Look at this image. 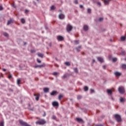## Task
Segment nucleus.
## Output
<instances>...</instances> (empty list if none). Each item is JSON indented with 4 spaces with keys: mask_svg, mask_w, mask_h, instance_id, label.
<instances>
[{
    "mask_svg": "<svg viewBox=\"0 0 126 126\" xmlns=\"http://www.w3.org/2000/svg\"><path fill=\"white\" fill-rule=\"evenodd\" d=\"M3 9V7H2L1 6H0V10H2Z\"/></svg>",
    "mask_w": 126,
    "mask_h": 126,
    "instance_id": "obj_45",
    "label": "nucleus"
},
{
    "mask_svg": "<svg viewBox=\"0 0 126 126\" xmlns=\"http://www.w3.org/2000/svg\"><path fill=\"white\" fill-rule=\"evenodd\" d=\"M54 9H56V7L54 5L51 6V10H54Z\"/></svg>",
    "mask_w": 126,
    "mask_h": 126,
    "instance_id": "obj_25",
    "label": "nucleus"
},
{
    "mask_svg": "<svg viewBox=\"0 0 126 126\" xmlns=\"http://www.w3.org/2000/svg\"><path fill=\"white\" fill-rule=\"evenodd\" d=\"M13 6H14V4H13Z\"/></svg>",
    "mask_w": 126,
    "mask_h": 126,
    "instance_id": "obj_58",
    "label": "nucleus"
},
{
    "mask_svg": "<svg viewBox=\"0 0 126 126\" xmlns=\"http://www.w3.org/2000/svg\"><path fill=\"white\" fill-rule=\"evenodd\" d=\"M49 89L48 88H44L43 89V91L45 92V93H48V92H49Z\"/></svg>",
    "mask_w": 126,
    "mask_h": 126,
    "instance_id": "obj_14",
    "label": "nucleus"
},
{
    "mask_svg": "<svg viewBox=\"0 0 126 126\" xmlns=\"http://www.w3.org/2000/svg\"><path fill=\"white\" fill-rule=\"evenodd\" d=\"M74 43H75V44L76 45H77V44H79V42H78V40H75V41H74Z\"/></svg>",
    "mask_w": 126,
    "mask_h": 126,
    "instance_id": "obj_40",
    "label": "nucleus"
},
{
    "mask_svg": "<svg viewBox=\"0 0 126 126\" xmlns=\"http://www.w3.org/2000/svg\"><path fill=\"white\" fill-rule=\"evenodd\" d=\"M112 100H114V98H112Z\"/></svg>",
    "mask_w": 126,
    "mask_h": 126,
    "instance_id": "obj_61",
    "label": "nucleus"
},
{
    "mask_svg": "<svg viewBox=\"0 0 126 126\" xmlns=\"http://www.w3.org/2000/svg\"><path fill=\"white\" fill-rule=\"evenodd\" d=\"M12 77V76L11 75H9V76H8V78H9V79H10V78H11Z\"/></svg>",
    "mask_w": 126,
    "mask_h": 126,
    "instance_id": "obj_42",
    "label": "nucleus"
},
{
    "mask_svg": "<svg viewBox=\"0 0 126 126\" xmlns=\"http://www.w3.org/2000/svg\"><path fill=\"white\" fill-rule=\"evenodd\" d=\"M21 22H22V23H23V24H24V23H25V20L23 18L21 19Z\"/></svg>",
    "mask_w": 126,
    "mask_h": 126,
    "instance_id": "obj_27",
    "label": "nucleus"
},
{
    "mask_svg": "<svg viewBox=\"0 0 126 126\" xmlns=\"http://www.w3.org/2000/svg\"><path fill=\"white\" fill-rule=\"evenodd\" d=\"M3 124L4 123L3 121H1V122H0V126H4Z\"/></svg>",
    "mask_w": 126,
    "mask_h": 126,
    "instance_id": "obj_36",
    "label": "nucleus"
},
{
    "mask_svg": "<svg viewBox=\"0 0 126 126\" xmlns=\"http://www.w3.org/2000/svg\"><path fill=\"white\" fill-rule=\"evenodd\" d=\"M35 68H37V67H39V65L34 66Z\"/></svg>",
    "mask_w": 126,
    "mask_h": 126,
    "instance_id": "obj_51",
    "label": "nucleus"
},
{
    "mask_svg": "<svg viewBox=\"0 0 126 126\" xmlns=\"http://www.w3.org/2000/svg\"><path fill=\"white\" fill-rule=\"evenodd\" d=\"M74 3H75V4H78V1H77V0H74Z\"/></svg>",
    "mask_w": 126,
    "mask_h": 126,
    "instance_id": "obj_39",
    "label": "nucleus"
},
{
    "mask_svg": "<svg viewBox=\"0 0 126 126\" xmlns=\"http://www.w3.org/2000/svg\"><path fill=\"white\" fill-rule=\"evenodd\" d=\"M55 94H57V92L56 91H53L50 94L51 95V96H54V95H55Z\"/></svg>",
    "mask_w": 126,
    "mask_h": 126,
    "instance_id": "obj_22",
    "label": "nucleus"
},
{
    "mask_svg": "<svg viewBox=\"0 0 126 126\" xmlns=\"http://www.w3.org/2000/svg\"><path fill=\"white\" fill-rule=\"evenodd\" d=\"M66 75H63V76H62V78H63V79H64V78H66Z\"/></svg>",
    "mask_w": 126,
    "mask_h": 126,
    "instance_id": "obj_38",
    "label": "nucleus"
},
{
    "mask_svg": "<svg viewBox=\"0 0 126 126\" xmlns=\"http://www.w3.org/2000/svg\"><path fill=\"white\" fill-rule=\"evenodd\" d=\"M60 12H62V10H60Z\"/></svg>",
    "mask_w": 126,
    "mask_h": 126,
    "instance_id": "obj_59",
    "label": "nucleus"
},
{
    "mask_svg": "<svg viewBox=\"0 0 126 126\" xmlns=\"http://www.w3.org/2000/svg\"><path fill=\"white\" fill-rule=\"evenodd\" d=\"M113 91H115V89H113L112 90H107V92L108 94H109V95H112V93Z\"/></svg>",
    "mask_w": 126,
    "mask_h": 126,
    "instance_id": "obj_9",
    "label": "nucleus"
},
{
    "mask_svg": "<svg viewBox=\"0 0 126 126\" xmlns=\"http://www.w3.org/2000/svg\"><path fill=\"white\" fill-rule=\"evenodd\" d=\"M112 62H113V63L117 62V58L112 59Z\"/></svg>",
    "mask_w": 126,
    "mask_h": 126,
    "instance_id": "obj_34",
    "label": "nucleus"
},
{
    "mask_svg": "<svg viewBox=\"0 0 126 126\" xmlns=\"http://www.w3.org/2000/svg\"><path fill=\"white\" fill-rule=\"evenodd\" d=\"M57 39L59 42H62V41H63V40H64V38L61 35L57 36Z\"/></svg>",
    "mask_w": 126,
    "mask_h": 126,
    "instance_id": "obj_6",
    "label": "nucleus"
},
{
    "mask_svg": "<svg viewBox=\"0 0 126 126\" xmlns=\"http://www.w3.org/2000/svg\"><path fill=\"white\" fill-rule=\"evenodd\" d=\"M17 84L19 86L21 84V80L20 79H18L17 80Z\"/></svg>",
    "mask_w": 126,
    "mask_h": 126,
    "instance_id": "obj_13",
    "label": "nucleus"
},
{
    "mask_svg": "<svg viewBox=\"0 0 126 126\" xmlns=\"http://www.w3.org/2000/svg\"><path fill=\"white\" fill-rule=\"evenodd\" d=\"M3 71H6V69L3 68L2 69Z\"/></svg>",
    "mask_w": 126,
    "mask_h": 126,
    "instance_id": "obj_54",
    "label": "nucleus"
},
{
    "mask_svg": "<svg viewBox=\"0 0 126 126\" xmlns=\"http://www.w3.org/2000/svg\"><path fill=\"white\" fill-rule=\"evenodd\" d=\"M102 67H103V69H106V66L105 65H103L102 66Z\"/></svg>",
    "mask_w": 126,
    "mask_h": 126,
    "instance_id": "obj_50",
    "label": "nucleus"
},
{
    "mask_svg": "<svg viewBox=\"0 0 126 126\" xmlns=\"http://www.w3.org/2000/svg\"><path fill=\"white\" fill-rule=\"evenodd\" d=\"M114 74L115 76H116L117 77H118V76H121V75H122V73L119 72H115L114 73Z\"/></svg>",
    "mask_w": 126,
    "mask_h": 126,
    "instance_id": "obj_10",
    "label": "nucleus"
},
{
    "mask_svg": "<svg viewBox=\"0 0 126 126\" xmlns=\"http://www.w3.org/2000/svg\"><path fill=\"white\" fill-rule=\"evenodd\" d=\"M125 101H126V99L125 98H123V97L120 98V102H121V103H123Z\"/></svg>",
    "mask_w": 126,
    "mask_h": 126,
    "instance_id": "obj_21",
    "label": "nucleus"
},
{
    "mask_svg": "<svg viewBox=\"0 0 126 126\" xmlns=\"http://www.w3.org/2000/svg\"><path fill=\"white\" fill-rule=\"evenodd\" d=\"M72 26L70 25V24H67L66 26V31L68 33H70L71 32V30H72Z\"/></svg>",
    "mask_w": 126,
    "mask_h": 126,
    "instance_id": "obj_3",
    "label": "nucleus"
},
{
    "mask_svg": "<svg viewBox=\"0 0 126 126\" xmlns=\"http://www.w3.org/2000/svg\"><path fill=\"white\" fill-rule=\"evenodd\" d=\"M102 20H103V18H100L99 19V21H102Z\"/></svg>",
    "mask_w": 126,
    "mask_h": 126,
    "instance_id": "obj_48",
    "label": "nucleus"
},
{
    "mask_svg": "<svg viewBox=\"0 0 126 126\" xmlns=\"http://www.w3.org/2000/svg\"><path fill=\"white\" fill-rule=\"evenodd\" d=\"M121 67L123 69H126V64H122Z\"/></svg>",
    "mask_w": 126,
    "mask_h": 126,
    "instance_id": "obj_17",
    "label": "nucleus"
},
{
    "mask_svg": "<svg viewBox=\"0 0 126 126\" xmlns=\"http://www.w3.org/2000/svg\"><path fill=\"white\" fill-rule=\"evenodd\" d=\"M59 18L60 19H64V15L63 14H60L59 15Z\"/></svg>",
    "mask_w": 126,
    "mask_h": 126,
    "instance_id": "obj_8",
    "label": "nucleus"
},
{
    "mask_svg": "<svg viewBox=\"0 0 126 126\" xmlns=\"http://www.w3.org/2000/svg\"><path fill=\"white\" fill-rule=\"evenodd\" d=\"M90 91H91L92 93H94V90H93V89H91Z\"/></svg>",
    "mask_w": 126,
    "mask_h": 126,
    "instance_id": "obj_49",
    "label": "nucleus"
},
{
    "mask_svg": "<svg viewBox=\"0 0 126 126\" xmlns=\"http://www.w3.org/2000/svg\"><path fill=\"white\" fill-rule=\"evenodd\" d=\"M36 119H40V118H36Z\"/></svg>",
    "mask_w": 126,
    "mask_h": 126,
    "instance_id": "obj_60",
    "label": "nucleus"
},
{
    "mask_svg": "<svg viewBox=\"0 0 126 126\" xmlns=\"http://www.w3.org/2000/svg\"><path fill=\"white\" fill-rule=\"evenodd\" d=\"M63 95L62 94H60L58 96L59 100H62V98H63Z\"/></svg>",
    "mask_w": 126,
    "mask_h": 126,
    "instance_id": "obj_19",
    "label": "nucleus"
},
{
    "mask_svg": "<svg viewBox=\"0 0 126 126\" xmlns=\"http://www.w3.org/2000/svg\"><path fill=\"white\" fill-rule=\"evenodd\" d=\"M121 55H122V56H124V55H126V51H122L121 52Z\"/></svg>",
    "mask_w": 126,
    "mask_h": 126,
    "instance_id": "obj_35",
    "label": "nucleus"
},
{
    "mask_svg": "<svg viewBox=\"0 0 126 126\" xmlns=\"http://www.w3.org/2000/svg\"><path fill=\"white\" fill-rule=\"evenodd\" d=\"M46 122L44 119H40L39 121L35 122L36 125H39L40 126H43L46 124Z\"/></svg>",
    "mask_w": 126,
    "mask_h": 126,
    "instance_id": "obj_2",
    "label": "nucleus"
},
{
    "mask_svg": "<svg viewBox=\"0 0 126 126\" xmlns=\"http://www.w3.org/2000/svg\"><path fill=\"white\" fill-rule=\"evenodd\" d=\"M34 96H35V100H36V101H38V100H39V98L40 97V94H34Z\"/></svg>",
    "mask_w": 126,
    "mask_h": 126,
    "instance_id": "obj_12",
    "label": "nucleus"
},
{
    "mask_svg": "<svg viewBox=\"0 0 126 126\" xmlns=\"http://www.w3.org/2000/svg\"><path fill=\"white\" fill-rule=\"evenodd\" d=\"M11 23H13V21L12 19H10L7 22V25H9V24H11Z\"/></svg>",
    "mask_w": 126,
    "mask_h": 126,
    "instance_id": "obj_16",
    "label": "nucleus"
},
{
    "mask_svg": "<svg viewBox=\"0 0 126 126\" xmlns=\"http://www.w3.org/2000/svg\"><path fill=\"white\" fill-rule=\"evenodd\" d=\"M65 64L68 66H69V65H70V63H69V62H65Z\"/></svg>",
    "mask_w": 126,
    "mask_h": 126,
    "instance_id": "obj_30",
    "label": "nucleus"
},
{
    "mask_svg": "<svg viewBox=\"0 0 126 126\" xmlns=\"http://www.w3.org/2000/svg\"><path fill=\"white\" fill-rule=\"evenodd\" d=\"M84 30H85V31H87V30H88V26L85 25L84 26Z\"/></svg>",
    "mask_w": 126,
    "mask_h": 126,
    "instance_id": "obj_23",
    "label": "nucleus"
},
{
    "mask_svg": "<svg viewBox=\"0 0 126 126\" xmlns=\"http://www.w3.org/2000/svg\"><path fill=\"white\" fill-rule=\"evenodd\" d=\"M97 4H98V5H99V6H101V3H100V2H97Z\"/></svg>",
    "mask_w": 126,
    "mask_h": 126,
    "instance_id": "obj_47",
    "label": "nucleus"
},
{
    "mask_svg": "<svg viewBox=\"0 0 126 126\" xmlns=\"http://www.w3.org/2000/svg\"><path fill=\"white\" fill-rule=\"evenodd\" d=\"M37 56H38L39 58H43L44 57V55L40 53H37Z\"/></svg>",
    "mask_w": 126,
    "mask_h": 126,
    "instance_id": "obj_18",
    "label": "nucleus"
},
{
    "mask_svg": "<svg viewBox=\"0 0 126 126\" xmlns=\"http://www.w3.org/2000/svg\"><path fill=\"white\" fill-rule=\"evenodd\" d=\"M53 107H59V102L57 101H54L52 103Z\"/></svg>",
    "mask_w": 126,
    "mask_h": 126,
    "instance_id": "obj_7",
    "label": "nucleus"
},
{
    "mask_svg": "<svg viewBox=\"0 0 126 126\" xmlns=\"http://www.w3.org/2000/svg\"><path fill=\"white\" fill-rule=\"evenodd\" d=\"M80 8H83V6L82 5H80Z\"/></svg>",
    "mask_w": 126,
    "mask_h": 126,
    "instance_id": "obj_52",
    "label": "nucleus"
},
{
    "mask_svg": "<svg viewBox=\"0 0 126 126\" xmlns=\"http://www.w3.org/2000/svg\"><path fill=\"white\" fill-rule=\"evenodd\" d=\"M80 49H81V46H79L78 47L76 48V50L78 52H80Z\"/></svg>",
    "mask_w": 126,
    "mask_h": 126,
    "instance_id": "obj_24",
    "label": "nucleus"
},
{
    "mask_svg": "<svg viewBox=\"0 0 126 126\" xmlns=\"http://www.w3.org/2000/svg\"><path fill=\"white\" fill-rule=\"evenodd\" d=\"M74 70L75 72H76V73H77V72H78V70L77 69V68H74Z\"/></svg>",
    "mask_w": 126,
    "mask_h": 126,
    "instance_id": "obj_33",
    "label": "nucleus"
},
{
    "mask_svg": "<svg viewBox=\"0 0 126 126\" xmlns=\"http://www.w3.org/2000/svg\"><path fill=\"white\" fill-rule=\"evenodd\" d=\"M52 120H57V117H56V116L55 115H53L52 117Z\"/></svg>",
    "mask_w": 126,
    "mask_h": 126,
    "instance_id": "obj_31",
    "label": "nucleus"
},
{
    "mask_svg": "<svg viewBox=\"0 0 126 126\" xmlns=\"http://www.w3.org/2000/svg\"><path fill=\"white\" fill-rule=\"evenodd\" d=\"M60 47H61V48H62V47H63V45H62V44H61V45H60Z\"/></svg>",
    "mask_w": 126,
    "mask_h": 126,
    "instance_id": "obj_56",
    "label": "nucleus"
},
{
    "mask_svg": "<svg viewBox=\"0 0 126 126\" xmlns=\"http://www.w3.org/2000/svg\"><path fill=\"white\" fill-rule=\"evenodd\" d=\"M3 35H4V36H5V37H8V33H7L6 32H4Z\"/></svg>",
    "mask_w": 126,
    "mask_h": 126,
    "instance_id": "obj_32",
    "label": "nucleus"
},
{
    "mask_svg": "<svg viewBox=\"0 0 126 126\" xmlns=\"http://www.w3.org/2000/svg\"><path fill=\"white\" fill-rule=\"evenodd\" d=\"M19 123H20V125H21V126H31L29 125L28 124H27V123L23 122L21 120L19 121Z\"/></svg>",
    "mask_w": 126,
    "mask_h": 126,
    "instance_id": "obj_5",
    "label": "nucleus"
},
{
    "mask_svg": "<svg viewBox=\"0 0 126 126\" xmlns=\"http://www.w3.org/2000/svg\"><path fill=\"white\" fill-rule=\"evenodd\" d=\"M111 0H104L103 1L104 3L107 5V4H109V2H110V1H111Z\"/></svg>",
    "mask_w": 126,
    "mask_h": 126,
    "instance_id": "obj_11",
    "label": "nucleus"
},
{
    "mask_svg": "<svg viewBox=\"0 0 126 126\" xmlns=\"http://www.w3.org/2000/svg\"><path fill=\"white\" fill-rule=\"evenodd\" d=\"M118 91L121 93V94H124V93L125 92V88H124L123 86L120 87L118 88Z\"/></svg>",
    "mask_w": 126,
    "mask_h": 126,
    "instance_id": "obj_4",
    "label": "nucleus"
},
{
    "mask_svg": "<svg viewBox=\"0 0 126 126\" xmlns=\"http://www.w3.org/2000/svg\"><path fill=\"white\" fill-rule=\"evenodd\" d=\"M53 75H54L55 76H57V75H58V74H59V73L57 72H54L53 73Z\"/></svg>",
    "mask_w": 126,
    "mask_h": 126,
    "instance_id": "obj_28",
    "label": "nucleus"
},
{
    "mask_svg": "<svg viewBox=\"0 0 126 126\" xmlns=\"http://www.w3.org/2000/svg\"><path fill=\"white\" fill-rule=\"evenodd\" d=\"M76 121H77V122H78L79 123H80V122H83V121L82 120V119H81V118H77L76 119Z\"/></svg>",
    "mask_w": 126,
    "mask_h": 126,
    "instance_id": "obj_20",
    "label": "nucleus"
},
{
    "mask_svg": "<svg viewBox=\"0 0 126 126\" xmlns=\"http://www.w3.org/2000/svg\"><path fill=\"white\" fill-rule=\"evenodd\" d=\"M45 66V65L42 64V65H38L39 67H44Z\"/></svg>",
    "mask_w": 126,
    "mask_h": 126,
    "instance_id": "obj_41",
    "label": "nucleus"
},
{
    "mask_svg": "<svg viewBox=\"0 0 126 126\" xmlns=\"http://www.w3.org/2000/svg\"><path fill=\"white\" fill-rule=\"evenodd\" d=\"M84 91H88V87L85 86L84 87Z\"/></svg>",
    "mask_w": 126,
    "mask_h": 126,
    "instance_id": "obj_26",
    "label": "nucleus"
},
{
    "mask_svg": "<svg viewBox=\"0 0 126 126\" xmlns=\"http://www.w3.org/2000/svg\"><path fill=\"white\" fill-rule=\"evenodd\" d=\"M37 1H39V0H36Z\"/></svg>",
    "mask_w": 126,
    "mask_h": 126,
    "instance_id": "obj_57",
    "label": "nucleus"
},
{
    "mask_svg": "<svg viewBox=\"0 0 126 126\" xmlns=\"http://www.w3.org/2000/svg\"><path fill=\"white\" fill-rule=\"evenodd\" d=\"M43 117H46V113L44 112V114H43Z\"/></svg>",
    "mask_w": 126,
    "mask_h": 126,
    "instance_id": "obj_55",
    "label": "nucleus"
},
{
    "mask_svg": "<svg viewBox=\"0 0 126 126\" xmlns=\"http://www.w3.org/2000/svg\"><path fill=\"white\" fill-rule=\"evenodd\" d=\"M114 117L116 121L118 123H121V122H122V117H121V115H120L119 114H115L114 115Z\"/></svg>",
    "mask_w": 126,
    "mask_h": 126,
    "instance_id": "obj_1",
    "label": "nucleus"
},
{
    "mask_svg": "<svg viewBox=\"0 0 126 126\" xmlns=\"http://www.w3.org/2000/svg\"><path fill=\"white\" fill-rule=\"evenodd\" d=\"M37 63H41V61L40 60H39V59H37Z\"/></svg>",
    "mask_w": 126,
    "mask_h": 126,
    "instance_id": "obj_43",
    "label": "nucleus"
},
{
    "mask_svg": "<svg viewBox=\"0 0 126 126\" xmlns=\"http://www.w3.org/2000/svg\"><path fill=\"white\" fill-rule=\"evenodd\" d=\"M81 98V95H78L77 96V99H78V100H79Z\"/></svg>",
    "mask_w": 126,
    "mask_h": 126,
    "instance_id": "obj_44",
    "label": "nucleus"
},
{
    "mask_svg": "<svg viewBox=\"0 0 126 126\" xmlns=\"http://www.w3.org/2000/svg\"><path fill=\"white\" fill-rule=\"evenodd\" d=\"M88 13H91V9H90V8L88 9Z\"/></svg>",
    "mask_w": 126,
    "mask_h": 126,
    "instance_id": "obj_37",
    "label": "nucleus"
},
{
    "mask_svg": "<svg viewBox=\"0 0 126 126\" xmlns=\"http://www.w3.org/2000/svg\"><path fill=\"white\" fill-rule=\"evenodd\" d=\"M97 60H98V62H100V63H103V58H102L101 57H98Z\"/></svg>",
    "mask_w": 126,
    "mask_h": 126,
    "instance_id": "obj_15",
    "label": "nucleus"
},
{
    "mask_svg": "<svg viewBox=\"0 0 126 126\" xmlns=\"http://www.w3.org/2000/svg\"><path fill=\"white\" fill-rule=\"evenodd\" d=\"M94 62H95V60H94Z\"/></svg>",
    "mask_w": 126,
    "mask_h": 126,
    "instance_id": "obj_62",
    "label": "nucleus"
},
{
    "mask_svg": "<svg viewBox=\"0 0 126 126\" xmlns=\"http://www.w3.org/2000/svg\"><path fill=\"white\" fill-rule=\"evenodd\" d=\"M29 12V11H28V10H25V13H28Z\"/></svg>",
    "mask_w": 126,
    "mask_h": 126,
    "instance_id": "obj_46",
    "label": "nucleus"
},
{
    "mask_svg": "<svg viewBox=\"0 0 126 126\" xmlns=\"http://www.w3.org/2000/svg\"><path fill=\"white\" fill-rule=\"evenodd\" d=\"M121 41H125L126 40V37L125 36H122L121 38Z\"/></svg>",
    "mask_w": 126,
    "mask_h": 126,
    "instance_id": "obj_29",
    "label": "nucleus"
},
{
    "mask_svg": "<svg viewBox=\"0 0 126 126\" xmlns=\"http://www.w3.org/2000/svg\"><path fill=\"white\" fill-rule=\"evenodd\" d=\"M31 53H35V50H31Z\"/></svg>",
    "mask_w": 126,
    "mask_h": 126,
    "instance_id": "obj_53",
    "label": "nucleus"
}]
</instances>
